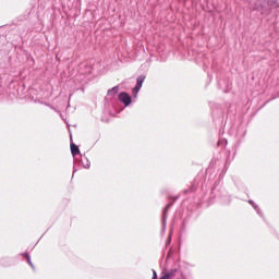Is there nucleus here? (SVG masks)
<instances>
[{"label": "nucleus", "mask_w": 279, "mask_h": 279, "mask_svg": "<svg viewBox=\"0 0 279 279\" xmlns=\"http://www.w3.org/2000/svg\"><path fill=\"white\" fill-rule=\"evenodd\" d=\"M173 276H175V269H172L169 272H165L163 276L159 279H171Z\"/></svg>", "instance_id": "nucleus-3"}, {"label": "nucleus", "mask_w": 279, "mask_h": 279, "mask_svg": "<svg viewBox=\"0 0 279 279\" xmlns=\"http://www.w3.org/2000/svg\"><path fill=\"white\" fill-rule=\"evenodd\" d=\"M250 204H251V206H253V208L256 210V213H258V214L260 213L258 209V206H256V204H254L253 201H250Z\"/></svg>", "instance_id": "nucleus-6"}, {"label": "nucleus", "mask_w": 279, "mask_h": 279, "mask_svg": "<svg viewBox=\"0 0 279 279\" xmlns=\"http://www.w3.org/2000/svg\"><path fill=\"white\" fill-rule=\"evenodd\" d=\"M27 263L31 265V267H34V264H32V259L29 258V255L26 254Z\"/></svg>", "instance_id": "nucleus-9"}, {"label": "nucleus", "mask_w": 279, "mask_h": 279, "mask_svg": "<svg viewBox=\"0 0 279 279\" xmlns=\"http://www.w3.org/2000/svg\"><path fill=\"white\" fill-rule=\"evenodd\" d=\"M119 93V86H114L111 89L108 90V96L109 97H114Z\"/></svg>", "instance_id": "nucleus-4"}, {"label": "nucleus", "mask_w": 279, "mask_h": 279, "mask_svg": "<svg viewBox=\"0 0 279 279\" xmlns=\"http://www.w3.org/2000/svg\"><path fill=\"white\" fill-rule=\"evenodd\" d=\"M84 168L90 169V161H88V159H86V162L84 163Z\"/></svg>", "instance_id": "nucleus-7"}, {"label": "nucleus", "mask_w": 279, "mask_h": 279, "mask_svg": "<svg viewBox=\"0 0 279 279\" xmlns=\"http://www.w3.org/2000/svg\"><path fill=\"white\" fill-rule=\"evenodd\" d=\"M71 153L72 156H77V154H80V148L77 147V145L71 144Z\"/></svg>", "instance_id": "nucleus-5"}, {"label": "nucleus", "mask_w": 279, "mask_h": 279, "mask_svg": "<svg viewBox=\"0 0 279 279\" xmlns=\"http://www.w3.org/2000/svg\"><path fill=\"white\" fill-rule=\"evenodd\" d=\"M170 205H168L163 210V221L167 219V210H169Z\"/></svg>", "instance_id": "nucleus-8"}, {"label": "nucleus", "mask_w": 279, "mask_h": 279, "mask_svg": "<svg viewBox=\"0 0 279 279\" xmlns=\"http://www.w3.org/2000/svg\"><path fill=\"white\" fill-rule=\"evenodd\" d=\"M158 278V275L156 274V270L153 271V279Z\"/></svg>", "instance_id": "nucleus-10"}, {"label": "nucleus", "mask_w": 279, "mask_h": 279, "mask_svg": "<svg viewBox=\"0 0 279 279\" xmlns=\"http://www.w3.org/2000/svg\"><path fill=\"white\" fill-rule=\"evenodd\" d=\"M143 82H145V76H138L136 81V85L132 90L134 99L138 97V93L141 92V88H143Z\"/></svg>", "instance_id": "nucleus-2"}, {"label": "nucleus", "mask_w": 279, "mask_h": 279, "mask_svg": "<svg viewBox=\"0 0 279 279\" xmlns=\"http://www.w3.org/2000/svg\"><path fill=\"white\" fill-rule=\"evenodd\" d=\"M118 99L125 106V108L132 104V96L125 92L120 93Z\"/></svg>", "instance_id": "nucleus-1"}]
</instances>
